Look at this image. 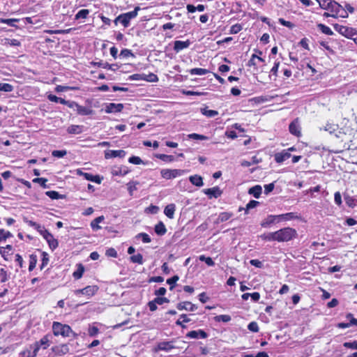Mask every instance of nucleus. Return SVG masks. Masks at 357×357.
Wrapping results in <instances>:
<instances>
[{
	"label": "nucleus",
	"instance_id": "nucleus-62",
	"mask_svg": "<svg viewBox=\"0 0 357 357\" xmlns=\"http://www.w3.org/2000/svg\"><path fill=\"white\" fill-rule=\"evenodd\" d=\"M347 319L349 320V325L357 326V319L353 317L352 314L349 313L347 315Z\"/></svg>",
	"mask_w": 357,
	"mask_h": 357
},
{
	"label": "nucleus",
	"instance_id": "nucleus-27",
	"mask_svg": "<svg viewBox=\"0 0 357 357\" xmlns=\"http://www.w3.org/2000/svg\"><path fill=\"white\" fill-rule=\"evenodd\" d=\"M261 161V159H258L257 156H253L250 161L243 160L241 163L243 167H250L252 165L258 164Z\"/></svg>",
	"mask_w": 357,
	"mask_h": 357
},
{
	"label": "nucleus",
	"instance_id": "nucleus-16",
	"mask_svg": "<svg viewBox=\"0 0 357 357\" xmlns=\"http://www.w3.org/2000/svg\"><path fill=\"white\" fill-rule=\"evenodd\" d=\"M45 239L47 241L52 250H55L58 247L59 242L56 238H54L52 234L50 233L47 236H45Z\"/></svg>",
	"mask_w": 357,
	"mask_h": 357
},
{
	"label": "nucleus",
	"instance_id": "nucleus-47",
	"mask_svg": "<svg viewBox=\"0 0 357 357\" xmlns=\"http://www.w3.org/2000/svg\"><path fill=\"white\" fill-rule=\"evenodd\" d=\"M136 238H142V241L145 243H150L151 241L149 236L146 233H139L136 236Z\"/></svg>",
	"mask_w": 357,
	"mask_h": 357
},
{
	"label": "nucleus",
	"instance_id": "nucleus-13",
	"mask_svg": "<svg viewBox=\"0 0 357 357\" xmlns=\"http://www.w3.org/2000/svg\"><path fill=\"white\" fill-rule=\"evenodd\" d=\"M291 157L290 153H289L286 150H283L280 153H277L275 154L274 158L275 160L278 163H281L286 160L289 159Z\"/></svg>",
	"mask_w": 357,
	"mask_h": 357
},
{
	"label": "nucleus",
	"instance_id": "nucleus-42",
	"mask_svg": "<svg viewBox=\"0 0 357 357\" xmlns=\"http://www.w3.org/2000/svg\"><path fill=\"white\" fill-rule=\"evenodd\" d=\"M318 28L319 29V30L321 31L322 33H324L326 35L331 36L333 34V32L332 31V30L328 26H327L324 24H319Z\"/></svg>",
	"mask_w": 357,
	"mask_h": 357
},
{
	"label": "nucleus",
	"instance_id": "nucleus-41",
	"mask_svg": "<svg viewBox=\"0 0 357 357\" xmlns=\"http://www.w3.org/2000/svg\"><path fill=\"white\" fill-rule=\"evenodd\" d=\"M278 218L284 220H289L292 219H296L298 218V216L294 213H287L285 214L278 215Z\"/></svg>",
	"mask_w": 357,
	"mask_h": 357
},
{
	"label": "nucleus",
	"instance_id": "nucleus-57",
	"mask_svg": "<svg viewBox=\"0 0 357 357\" xmlns=\"http://www.w3.org/2000/svg\"><path fill=\"white\" fill-rule=\"evenodd\" d=\"M29 349H31L32 354L33 355L34 357H36L40 348L39 347L38 344H36V342H34L33 344L29 345Z\"/></svg>",
	"mask_w": 357,
	"mask_h": 357
},
{
	"label": "nucleus",
	"instance_id": "nucleus-60",
	"mask_svg": "<svg viewBox=\"0 0 357 357\" xmlns=\"http://www.w3.org/2000/svg\"><path fill=\"white\" fill-rule=\"evenodd\" d=\"M337 125L328 123L325 126L324 130L326 131H328L330 133H333V132H335L337 130Z\"/></svg>",
	"mask_w": 357,
	"mask_h": 357
},
{
	"label": "nucleus",
	"instance_id": "nucleus-19",
	"mask_svg": "<svg viewBox=\"0 0 357 357\" xmlns=\"http://www.w3.org/2000/svg\"><path fill=\"white\" fill-rule=\"evenodd\" d=\"M175 204H171L167 205L164 210L165 214L169 218H173L174 212H175Z\"/></svg>",
	"mask_w": 357,
	"mask_h": 357
},
{
	"label": "nucleus",
	"instance_id": "nucleus-50",
	"mask_svg": "<svg viewBox=\"0 0 357 357\" xmlns=\"http://www.w3.org/2000/svg\"><path fill=\"white\" fill-rule=\"evenodd\" d=\"M215 319L217 321L228 322L231 320V317L227 314H221V315L216 316L215 317Z\"/></svg>",
	"mask_w": 357,
	"mask_h": 357
},
{
	"label": "nucleus",
	"instance_id": "nucleus-11",
	"mask_svg": "<svg viewBox=\"0 0 357 357\" xmlns=\"http://www.w3.org/2000/svg\"><path fill=\"white\" fill-rule=\"evenodd\" d=\"M204 193L208 195L209 198H218L221 195L222 191L219 187H213L204 190Z\"/></svg>",
	"mask_w": 357,
	"mask_h": 357
},
{
	"label": "nucleus",
	"instance_id": "nucleus-25",
	"mask_svg": "<svg viewBox=\"0 0 357 357\" xmlns=\"http://www.w3.org/2000/svg\"><path fill=\"white\" fill-rule=\"evenodd\" d=\"M36 344H38L40 348L42 347L43 349H46L50 346L49 335H45L39 341L36 342Z\"/></svg>",
	"mask_w": 357,
	"mask_h": 357
},
{
	"label": "nucleus",
	"instance_id": "nucleus-6",
	"mask_svg": "<svg viewBox=\"0 0 357 357\" xmlns=\"http://www.w3.org/2000/svg\"><path fill=\"white\" fill-rule=\"evenodd\" d=\"M186 170L184 169H163L160 171V174L162 178L165 179H172L176 178L178 176H181L186 173Z\"/></svg>",
	"mask_w": 357,
	"mask_h": 357
},
{
	"label": "nucleus",
	"instance_id": "nucleus-21",
	"mask_svg": "<svg viewBox=\"0 0 357 357\" xmlns=\"http://www.w3.org/2000/svg\"><path fill=\"white\" fill-rule=\"evenodd\" d=\"M98 291L97 286H87L82 289V294L91 296Z\"/></svg>",
	"mask_w": 357,
	"mask_h": 357
},
{
	"label": "nucleus",
	"instance_id": "nucleus-12",
	"mask_svg": "<svg viewBox=\"0 0 357 357\" xmlns=\"http://www.w3.org/2000/svg\"><path fill=\"white\" fill-rule=\"evenodd\" d=\"M289 129V132L292 135H294L296 137L301 136V127L299 126L298 119L294 120L293 122H291L290 123Z\"/></svg>",
	"mask_w": 357,
	"mask_h": 357
},
{
	"label": "nucleus",
	"instance_id": "nucleus-55",
	"mask_svg": "<svg viewBox=\"0 0 357 357\" xmlns=\"http://www.w3.org/2000/svg\"><path fill=\"white\" fill-rule=\"evenodd\" d=\"M129 162L135 165H140L144 163L142 160L138 156H132L128 160Z\"/></svg>",
	"mask_w": 357,
	"mask_h": 357
},
{
	"label": "nucleus",
	"instance_id": "nucleus-18",
	"mask_svg": "<svg viewBox=\"0 0 357 357\" xmlns=\"http://www.w3.org/2000/svg\"><path fill=\"white\" fill-rule=\"evenodd\" d=\"M174 348V346L172 344L171 342H162L158 344L157 349L169 351Z\"/></svg>",
	"mask_w": 357,
	"mask_h": 357
},
{
	"label": "nucleus",
	"instance_id": "nucleus-58",
	"mask_svg": "<svg viewBox=\"0 0 357 357\" xmlns=\"http://www.w3.org/2000/svg\"><path fill=\"white\" fill-rule=\"evenodd\" d=\"M343 346L346 348L357 349V341L346 342L343 344Z\"/></svg>",
	"mask_w": 357,
	"mask_h": 357
},
{
	"label": "nucleus",
	"instance_id": "nucleus-59",
	"mask_svg": "<svg viewBox=\"0 0 357 357\" xmlns=\"http://www.w3.org/2000/svg\"><path fill=\"white\" fill-rule=\"evenodd\" d=\"M47 181V179L44 178H36L33 180V183H38L40 184L41 186H43L44 188H47L46 182Z\"/></svg>",
	"mask_w": 357,
	"mask_h": 357
},
{
	"label": "nucleus",
	"instance_id": "nucleus-33",
	"mask_svg": "<svg viewBox=\"0 0 357 357\" xmlns=\"http://www.w3.org/2000/svg\"><path fill=\"white\" fill-rule=\"evenodd\" d=\"M190 73L191 75H204L209 73V71L207 69L195 68H192Z\"/></svg>",
	"mask_w": 357,
	"mask_h": 357
},
{
	"label": "nucleus",
	"instance_id": "nucleus-53",
	"mask_svg": "<svg viewBox=\"0 0 357 357\" xmlns=\"http://www.w3.org/2000/svg\"><path fill=\"white\" fill-rule=\"evenodd\" d=\"M66 153L67 152L65 150H55L52 151V155L56 158H63Z\"/></svg>",
	"mask_w": 357,
	"mask_h": 357
},
{
	"label": "nucleus",
	"instance_id": "nucleus-29",
	"mask_svg": "<svg viewBox=\"0 0 357 357\" xmlns=\"http://www.w3.org/2000/svg\"><path fill=\"white\" fill-rule=\"evenodd\" d=\"M157 158L160 159L161 160L166 162H172L174 161V157L171 155H166V154H155V155Z\"/></svg>",
	"mask_w": 357,
	"mask_h": 357
},
{
	"label": "nucleus",
	"instance_id": "nucleus-44",
	"mask_svg": "<svg viewBox=\"0 0 357 357\" xmlns=\"http://www.w3.org/2000/svg\"><path fill=\"white\" fill-rule=\"evenodd\" d=\"M199 259L201 261H204L208 266H213L215 265L213 260L209 257L200 255Z\"/></svg>",
	"mask_w": 357,
	"mask_h": 357
},
{
	"label": "nucleus",
	"instance_id": "nucleus-9",
	"mask_svg": "<svg viewBox=\"0 0 357 357\" xmlns=\"http://www.w3.org/2000/svg\"><path fill=\"white\" fill-rule=\"evenodd\" d=\"M126 151L123 150H108L105 152V157L106 159H109L111 158H123L126 155Z\"/></svg>",
	"mask_w": 357,
	"mask_h": 357
},
{
	"label": "nucleus",
	"instance_id": "nucleus-64",
	"mask_svg": "<svg viewBox=\"0 0 357 357\" xmlns=\"http://www.w3.org/2000/svg\"><path fill=\"white\" fill-rule=\"evenodd\" d=\"M22 357H34L32 354V351L29 347L21 352Z\"/></svg>",
	"mask_w": 357,
	"mask_h": 357
},
{
	"label": "nucleus",
	"instance_id": "nucleus-35",
	"mask_svg": "<svg viewBox=\"0 0 357 357\" xmlns=\"http://www.w3.org/2000/svg\"><path fill=\"white\" fill-rule=\"evenodd\" d=\"M84 271V268L82 264H79L78 265L77 269L73 273V277L75 279H79L82 278Z\"/></svg>",
	"mask_w": 357,
	"mask_h": 357
},
{
	"label": "nucleus",
	"instance_id": "nucleus-7",
	"mask_svg": "<svg viewBox=\"0 0 357 357\" xmlns=\"http://www.w3.org/2000/svg\"><path fill=\"white\" fill-rule=\"evenodd\" d=\"M69 107L73 108L78 114L82 116L91 115L93 114V110L91 108L79 105L73 101L69 103Z\"/></svg>",
	"mask_w": 357,
	"mask_h": 357
},
{
	"label": "nucleus",
	"instance_id": "nucleus-10",
	"mask_svg": "<svg viewBox=\"0 0 357 357\" xmlns=\"http://www.w3.org/2000/svg\"><path fill=\"white\" fill-rule=\"evenodd\" d=\"M186 337L193 339L197 338H206L208 337L207 333L203 330L191 331L186 334Z\"/></svg>",
	"mask_w": 357,
	"mask_h": 357
},
{
	"label": "nucleus",
	"instance_id": "nucleus-46",
	"mask_svg": "<svg viewBox=\"0 0 357 357\" xmlns=\"http://www.w3.org/2000/svg\"><path fill=\"white\" fill-rule=\"evenodd\" d=\"M130 261L132 263H137L139 264H143V257L141 254H137L130 257Z\"/></svg>",
	"mask_w": 357,
	"mask_h": 357
},
{
	"label": "nucleus",
	"instance_id": "nucleus-52",
	"mask_svg": "<svg viewBox=\"0 0 357 357\" xmlns=\"http://www.w3.org/2000/svg\"><path fill=\"white\" fill-rule=\"evenodd\" d=\"M248 328L249 331L254 333H257L259 330L258 324L255 321L250 322L248 326Z\"/></svg>",
	"mask_w": 357,
	"mask_h": 357
},
{
	"label": "nucleus",
	"instance_id": "nucleus-17",
	"mask_svg": "<svg viewBox=\"0 0 357 357\" xmlns=\"http://www.w3.org/2000/svg\"><path fill=\"white\" fill-rule=\"evenodd\" d=\"M189 180L192 184L197 187H201L204 185L202 177L199 175H193L189 177Z\"/></svg>",
	"mask_w": 357,
	"mask_h": 357
},
{
	"label": "nucleus",
	"instance_id": "nucleus-38",
	"mask_svg": "<svg viewBox=\"0 0 357 357\" xmlns=\"http://www.w3.org/2000/svg\"><path fill=\"white\" fill-rule=\"evenodd\" d=\"M276 218H279L278 215H270L266 220L261 222V225L263 227H266L268 225L274 222Z\"/></svg>",
	"mask_w": 357,
	"mask_h": 357
},
{
	"label": "nucleus",
	"instance_id": "nucleus-20",
	"mask_svg": "<svg viewBox=\"0 0 357 357\" xmlns=\"http://www.w3.org/2000/svg\"><path fill=\"white\" fill-rule=\"evenodd\" d=\"M128 173V169L126 167H118L112 169V174L115 176H124Z\"/></svg>",
	"mask_w": 357,
	"mask_h": 357
},
{
	"label": "nucleus",
	"instance_id": "nucleus-1",
	"mask_svg": "<svg viewBox=\"0 0 357 357\" xmlns=\"http://www.w3.org/2000/svg\"><path fill=\"white\" fill-rule=\"evenodd\" d=\"M275 241L287 242L297 237L298 234L295 229L284 227L275 231Z\"/></svg>",
	"mask_w": 357,
	"mask_h": 357
},
{
	"label": "nucleus",
	"instance_id": "nucleus-34",
	"mask_svg": "<svg viewBox=\"0 0 357 357\" xmlns=\"http://www.w3.org/2000/svg\"><path fill=\"white\" fill-rule=\"evenodd\" d=\"M13 246L10 245H7L5 248H1L0 254L4 258V259L7 260V256L10 255L9 252L12 250Z\"/></svg>",
	"mask_w": 357,
	"mask_h": 357
},
{
	"label": "nucleus",
	"instance_id": "nucleus-54",
	"mask_svg": "<svg viewBox=\"0 0 357 357\" xmlns=\"http://www.w3.org/2000/svg\"><path fill=\"white\" fill-rule=\"evenodd\" d=\"M179 280V277L178 275H174L171 278L167 280V283L170 285V289H173L174 284Z\"/></svg>",
	"mask_w": 357,
	"mask_h": 357
},
{
	"label": "nucleus",
	"instance_id": "nucleus-63",
	"mask_svg": "<svg viewBox=\"0 0 357 357\" xmlns=\"http://www.w3.org/2000/svg\"><path fill=\"white\" fill-rule=\"evenodd\" d=\"M5 44L9 45L10 46H19L20 43L17 39H6Z\"/></svg>",
	"mask_w": 357,
	"mask_h": 357
},
{
	"label": "nucleus",
	"instance_id": "nucleus-26",
	"mask_svg": "<svg viewBox=\"0 0 357 357\" xmlns=\"http://www.w3.org/2000/svg\"><path fill=\"white\" fill-rule=\"evenodd\" d=\"M155 232L160 236H162L167 232L166 227L163 222H160L155 226Z\"/></svg>",
	"mask_w": 357,
	"mask_h": 357
},
{
	"label": "nucleus",
	"instance_id": "nucleus-51",
	"mask_svg": "<svg viewBox=\"0 0 357 357\" xmlns=\"http://www.w3.org/2000/svg\"><path fill=\"white\" fill-rule=\"evenodd\" d=\"M36 229L40 233V235L43 236L44 238L50 234V232L43 226L40 225L37 226Z\"/></svg>",
	"mask_w": 357,
	"mask_h": 357
},
{
	"label": "nucleus",
	"instance_id": "nucleus-5",
	"mask_svg": "<svg viewBox=\"0 0 357 357\" xmlns=\"http://www.w3.org/2000/svg\"><path fill=\"white\" fill-rule=\"evenodd\" d=\"M335 31L339 32L341 35L354 40V41L357 40V32L356 29L348 27L342 25H340L338 24H335L333 25Z\"/></svg>",
	"mask_w": 357,
	"mask_h": 357
},
{
	"label": "nucleus",
	"instance_id": "nucleus-40",
	"mask_svg": "<svg viewBox=\"0 0 357 357\" xmlns=\"http://www.w3.org/2000/svg\"><path fill=\"white\" fill-rule=\"evenodd\" d=\"M138 181H130L127 184L128 190L130 195H132L133 191L137 190V185H139Z\"/></svg>",
	"mask_w": 357,
	"mask_h": 357
},
{
	"label": "nucleus",
	"instance_id": "nucleus-48",
	"mask_svg": "<svg viewBox=\"0 0 357 357\" xmlns=\"http://www.w3.org/2000/svg\"><path fill=\"white\" fill-rule=\"evenodd\" d=\"M13 90V86L8 83H0V91L10 92Z\"/></svg>",
	"mask_w": 357,
	"mask_h": 357
},
{
	"label": "nucleus",
	"instance_id": "nucleus-31",
	"mask_svg": "<svg viewBox=\"0 0 357 357\" xmlns=\"http://www.w3.org/2000/svg\"><path fill=\"white\" fill-rule=\"evenodd\" d=\"M201 112L203 115L207 117H213L218 114L217 111L208 109L206 107L201 109Z\"/></svg>",
	"mask_w": 357,
	"mask_h": 357
},
{
	"label": "nucleus",
	"instance_id": "nucleus-30",
	"mask_svg": "<svg viewBox=\"0 0 357 357\" xmlns=\"http://www.w3.org/2000/svg\"><path fill=\"white\" fill-rule=\"evenodd\" d=\"M232 216V214L228 212H222L220 213L218 215V218L216 220L217 223L223 222L225 221H227Z\"/></svg>",
	"mask_w": 357,
	"mask_h": 357
},
{
	"label": "nucleus",
	"instance_id": "nucleus-32",
	"mask_svg": "<svg viewBox=\"0 0 357 357\" xmlns=\"http://www.w3.org/2000/svg\"><path fill=\"white\" fill-rule=\"evenodd\" d=\"M68 132L70 134H79L82 132V126L77 125H72L68 128Z\"/></svg>",
	"mask_w": 357,
	"mask_h": 357
},
{
	"label": "nucleus",
	"instance_id": "nucleus-4",
	"mask_svg": "<svg viewBox=\"0 0 357 357\" xmlns=\"http://www.w3.org/2000/svg\"><path fill=\"white\" fill-rule=\"evenodd\" d=\"M319 6L333 13H338L342 6L334 0H317Z\"/></svg>",
	"mask_w": 357,
	"mask_h": 357
},
{
	"label": "nucleus",
	"instance_id": "nucleus-45",
	"mask_svg": "<svg viewBox=\"0 0 357 357\" xmlns=\"http://www.w3.org/2000/svg\"><path fill=\"white\" fill-rule=\"evenodd\" d=\"M261 238L263 240L268 241H275V232H270L268 234H264L261 235Z\"/></svg>",
	"mask_w": 357,
	"mask_h": 357
},
{
	"label": "nucleus",
	"instance_id": "nucleus-49",
	"mask_svg": "<svg viewBox=\"0 0 357 357\" xmlns=\"http://www.w3.org/2000/svg\"><path fill=\"white\" fill-rule=\"evenodd\" d=\"M188 138L192 139H197V140H206L208 139V137L205 135L197 134V133H192L188 135Z\"/></svg>",
	"mask_w": 357,
	"mask_h": 357
},
{
	"label": "nucleus",
	"instance_id": "nucleus-15",
	"mask_svg": "<svg viewBox=\"0 0 357 357\" xmlns=\"http://www.w3.org/2000/svg\"><path fill=\"white\" fill-rule=\"evenodd\" d=\"M190 45V41L187 40L186 41L176 40L174 43V50L176 52L181 50L188 48Z\"/></svg>",
	"mask_w": 357,
	"mask_h": 357
},
{
	"label": "nucleus",
	"instance_id": "nucleus-36",
	"mask_svg": "<svg viewBox=\"0 0 357 357\" xmlns=\"http://www.w3.org/2000/svg\"><path fill=\"white\" fill-rule=\"evenodd\" d=\"M45 195L52 199H59L63 198V195H60L58 192L54 190L47 191L45 192Z\"/></svg>",
	"mask_w": 357,
	"mask_h": 357
},
{
	"label": "nucleus",
	"instance_id": "nucleus-2",
	"mask_svg": "<svg viewBox=\"0 0 357 357\" xmlns=\"http://www.w3.org/2000/svg\"><path fill=\"white\" fill-rule=\"evenodd\" d=\"M52 331L55 336L70 337L71 334L75 335V333L68 325L62 324L56 321L53 322Z\"/></svg>",
	"mask_w": 357,
	"mask_h": 357
},
{
	"label": "nucleus",
	"instance_id": "nucleus-14",
	"mask_svg": "<svg viewBox=\"0 0 357 357\" xmlns=\"http://www.w3.org/2000/svg\"><path fill=\"white\" fill-rule=\"evenodd\" d=\"M123 108V105L121 103H109L106 106L105 112L107 113H114L121 112Z\"/></svg>",
	"mask_w": 357,
	"mask_h": 357
},
{
	"label": "nucleus",
	"instance_id": "nucleus-24",
	"mask_svg": "<svg viewBox=\"0 0 357 357\" xmlns=\"http://www.w3.org/2000/svg\"><path fill=\"white\" fill-rule=\"evenodd\" d=\"M344 201L347 205L351 208H354L357 204V199L347 194L344 195Z\"/></svg>",
	"mask_w": 357,
	"mask_h": 357
},
{
	"label": "nucleus",
	"instance_id": "nucleus-22",
	"mask_svg": "<svg viewBox=\"0 0 357 357\" xmlns=\"http://www.w3.org/2000/svg\"><path fill=\"white\" fill-rule=\"evenodd\" d=\"M262 188L260 185H257L249 189L248 192L252 195L255 198H259L261 194Z\"/></svg>",
	"mask_w": 357,
	"mask_h": 357
},
{
	"label": "nucleus",
	"instance_id": "nucleus-28",
	"mask_svg": "<svg viewBox=\"0 0 357 357\" xmlns=\"http://www.w3.org/2000/svg\"><path fill=\"white\" fill-rule=\"evenodd\" d=\"M104 220V216L101 215L96 218H95L91 222V227L93 230H98L101 228L100 226H99V223H100Z\"/></svg>",
	"mask_w": 357,
	"mask_h": 357
},
{
	"label": "nucleus",
	"instance_id": "nucleus-3",
	"mask_svg": "<svg viewBox=\"0 0 357 357\" xmlns=\"http://www.w3.org/2000/svg\"><path fill=\"white\" fill-rule=\"evenodd\" d=\"M140 10L139 6L135 8L134 10L119 15L114 20L116 24L118 22H121L124 27H128L130 24V21L137 16V13Z\"/></svg>",
	"mask_w": 357,
	"mask_h": 357
},
{
	"label": "nucleus",
	"instance_id": "nucleus-43",
	"mask_svg": "<svg viewBox=\"0 0 357 357\" xmlns=\"http://www.w3.org/2000/svg\"><path fill=\"white\" fill-rule=\"evenodd\" d=\"M89 13V10L87 9H82L80 10L75 15V19H86Z\"/></svg>",
	"mask_w": 357,
	"mask_h": 357
},
{
	"label": "nucleus",
	"instance_id": "nucleus-56",
	"mask_svg": "<svg viewBox=\"0 0 357 357\" xmlns=\"http://www.w3.org/2000/svg\"><path fill=\"white\" fill-rule=\"evenodd\" d=\"M241 29H242V26L238 24H236L231 26L229 32L231 34H235V33H237L239 31H241Z\"/></svg>",
	"mask_w": 357,
	"mask_h": 357
},
{
	"label": "nucleus",
	"instance_id": "nucleus-39",
	"mask_svg": "<svg viewBox=\"0 0 357 357\" xmlns=\"http://www.w3.org/2000/svg\"><path fill=\"white\" fill-rule=\"evenodd\" d=\"M96 66H98V67H102L103 68H107L112 70H115V68L117 67V65L116 64H109L108 63H102V62H98L95 63Z\"/></svg>",
	"mask_w": 357,
	"mask_h": 357
},
{
	"label": "nucleus",
	"instance_id": "nucleus-37",
	"mask_svg": "<svg viewBox=\"0 0 357 357\" xmlns=\"http://www.w3.org/2000/svg\"><path fill=\"white\" fill-rule=\"evenodd\" d=\"M143 80L150 82H155L158 80V78L156 75L153 73H149L148 75L144 74Z\"/></svg>",
	"mask_w": 357,
	"mask_h": 357
},
{
	"label": "nucleus",
	"instance_id": "nucleus-23",
	"mask_svg": "<svg viewBox=\"0 0 357 357\" xmlns=\"http://www.w3.org/2000/svg\"><path fill=\"white\" fill-rule=\"evenodd\" d=\"M48 99L52 102H60L61 104L66 105L69 107V103L72 101H67L61 98H59L55 95L50 94L48 96Z\"/></svg>",
	"mask_w": 357,
	"mask_h": 357
},
{
	"label": "nucleus",
	"instance_id": "nucleus-8",
	"mask_svg": "<svg viewBox=\"0 0 357 357\" xmlns=\"http://www.w3.org/2000/svg\"><path fill=\"white\" fill-rule=\"evenodd\" d=\"M176 307L179 310H185L190 312H194L197 309V307L189 301L181 302L177 304Z\"/></svg>",
	"mask_w": 357,
	"mask_h": 357
},
{
	"label": "nucleus",
	"instance_id": "nucleus-61",
	"mask_svg": "<svg viewBox=\"0 0 357 357\" xmlns=\"http://www.w3.org/2000/svg\"><path fill=\"white\" fill-rule=\"evenodd\" d=\"M0 278L1 282H5L6 281L8 280V274L4 268L0 269Z\"/></svg>",
	"mask_w": 357,
	"mask_h": 357
}]
</instances>
